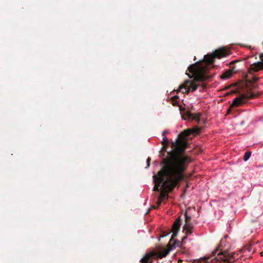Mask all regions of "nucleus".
Wrapping results in <instances>:
<instances>
[{
  "label": "nucleus",
  "instance_id": "obj_1",
  "mask_svg": "<svg viewBox=\"0 0 263 263\" xmlns=\"http://www.w3.org/2000/svg\"><path fill=\"white\" fill-rule=\"evenodd\" d=\"M215 59L213 53L208 54L204 56L203 61L191 65L188 67V70L192 75L187 74L190 78L194 79L193 80L185 81L179 86L178 91L183 93H188L190 91H194L199 88L200 92L203 91L206 88V85L203 82L212 77L209 71Z\"/></svg>",
  "mask_w": 263,
  "mask_h": 263
},
{
  "label": "nucleus",
  "instance_id": "obj_2",
  "mask_svg": "<svg viewBox=\"0 0 263 263\" xmlns=\"http://www.w3.org/2000/svg\"><path fill=\"white\" fill-rule=\"evenodd\" d=\"M184 137L179 135L176 141L172 143V147L174 149L167 153V156L163 158L160 163V164L166 165L181 174H184L190 161V157L183 154L187 144Z\"/></svg>",
  "mask_w": 263,
  "mask_h": 263
},
{
  "label": "nucleus",
  "instance_id": "obj_3",
  "mask_svg": "<svg viewBox=\"0 0 263 263\" xmlns=\"http://www.w3.org/2000/svg\"><path fill=\"white\" fill-rule=\"evenodd\" d=\"M252 246L251 245L244 246L241 249L236 252L229 253L228 251H220L218 249H216L212 252V256H217L216 257L218 260H222L224 262L232 263L236 261V263H240L239 260L249 259L251 257Z\"/></svg>",
  "mask_w": 263,
  "mask_h": 263
},
{
  "label": "nucleus",
  "instance_id": "obj_4",
  "mask_svg": "<svg viewBox=\"0 0 263 263\" xmlns=\"http://www.w3.org/2000/svg\"><path fill=\"white\" fill-rule=\"evenodd\" d=\"M161 168L156 175L153 176L155 185L153 188L154 191H159L161 189V184L163 185L165 182H169L179 176L181 173L173 170L164 164H161Z\"/></svg>",
  "mask_w": 263,
  "mask_h": 263
},
{
  "label": "nucleus",
  "instance_id": "obj_5",
  "mask_svg": "<svg viewBox=\"0 0 263 263\" xmlns=\"http://www.w3.org/2000/svg\"><path fill=\"white\" fill-rule=\"evenodd\" d=\"M185 178L184 174H181L173 180H170L169 182H166L163 185H161V192L159 196L160 203H161L165 199H167L168 194L172 192L176 187L180 186V184Z\"/></svg>",
  "mask_w": 263,
  "mask_h": 263
},
{
  "label": "nucleus",
  "instance_id": "obj_6",
  "mask_svg": "<svg viewBox=\"0 0 263 263\" xmlns=\"http://www.w3.org/2000/svg\"><path fill=\"white\" fill-rule=\"evenodd\" d=\"M172 248L168 245L166 248H157L145 254L144 256L141 259V263H152V260L158 258H162L165 257L170 252Z\"/></svg>",
  "mask_w": 263,
  "mask_h": 263
},
{
  "label": "nucleus",
  "instance_id": "obj_7",
  "mask_svg": "<svg viewBox=\"0 0 263 263\" xmlns=\"http://www.w3.org/2000/svg\"><path fill=\"white\" fill-rule=\"evenodd\" d=\"M259 95V92H254L252 90H250V91L248 93L242 94L238 97L235 98L233 100L230 107H236L241 106L242 104H245L247 101V100L255 98L257 97Z\"/></svg>",
  "mask_w": 263,
  "mask_h": 263
},
{
  "label": "nucleus",
  "instance_id": "obj_8",
  "mask_svg": "<svg viewBox=\"0 0 263 263\" xmlns=\"http://www.w3.org/2000/svg\"><path fill=\"white\" fill-rule=\"evenodd\" d=\"M213 53L216 58L220 59L231 54L232 52L229 48L223 47L215 50Z\"/></svg>",
  "mask_w": 263,
  "mask_h": 263
},
{
  "label": "nucleus",
  "instance_id": "obj_9",
  "mask_svg": "<svg viewBox=\"0 0 263 263\" xmlns=\"http://www.w3.org/2000/svg\"><path fill=\"white\" fill-rule=\"evenodd\" d=\"M201 127L198 126H194L192 128H187L184 130L180 133V137H188L191 135L195 136L199 134L201 132Z\"/></svg>",
  "mask_w": 263,
  "mask_h": 263
},
{
  "label": "nucleus",
  "instance_id": "obj_10",
  "mask_svg": "<svg viewBox=\"0 0 263 263\" xmlns=\"http://www.w3.org/2000/svg\"><path fill=\"white\" fill-rule=\"evenodd\" d=\"M261 62L255 63L251 64L249 68V72L250 73L256 72L263 69V53L260 55Z\"/></svg>",
  "mask_w": 263,
  "mask_h": 263
},
{
  "label": "nucleus",
  "instance_id": "obj_11",
  "mask_svg": "<svg viewBox=\"0 0 263 263\" xmlns=\"http://www.w3.org/2000/svg\"><path fill=\"white\" fill-rule=\"evenodd\" d=\"M237 62V61H233L230 63V67L231 69H228L225 71L221 76L220 78L223 80H227L232 77L233 73H234L233 65Z\"/></svg>",
  "mask_w": 263,
  "mask_h": 263
},
{
  "label": "nucleus",
  "instance_id": "obj_12",
  "mask_svg": "<svg viewBox=\"0 0 263 263\" xmlns=\"http://www.w3.org/2000/svg\"><path fill=\"white\" fill-rule=\"evenodd\" d=\"M181 225V219L180 217L177 218L174 222L171 232L173 233L172 237L176 236Z\"/></svg>",
  "mask_w": 263,
  "mask_h": 263
},
{
  "label": "nucleus",
  "instance_id": "obj_13",
  "mask_svg": "<svg viewBox=\"0 0 263 263\" xmlns=\"http://www.w3.org/2000/svg\"><path fill=\"white\" fill-rule=\"evenodd\" d=\"M201 115V114L199 112L196 114L190 113L189 117L199 123L200 121Z\"/></svg>",
  "mask_w": 263,
  "mask_h": 263
},
{
  "label": "nucleus",
  "instance_id": "obj_14",
  "mask_svg": "<svg viewBox=\"0 0 263 263\" xmlns=\"http://www.w3.org/2000/svg\"><path fill=\"white\" fill-rule=\"evenodd\" d=\"M184 230H185L187 234H190L192 233L193 227L190 224H185L183 227Z\"/></svg>",
  "mask_w": 263,
  "mask_h": 263
},
{
  "label": "nucleus",
  "instance_id": "obj_15",
  "mask_svg": "<svg viewBox=\"0 0 263 263\" xmlns=\"http://www.w3.org/2000/svg\"><path fill=\"white\" fill-rule=\"evenodd\" d=\"M165 131L162 133V136H164L162 139V144L164 147L167 146L168 145V140L166 137L165 136Z\"/></svg>",
  "mask_w": 263,
  "mask_h": 263
},
{
  "label": "nucleus",
  "instance_id": "obj_16",
  "mask_svg": "<svg viewBox=\"0 0 263 263\" xmlns=\"http://www.w3.org/2000/svg\"><path fill=\"white\" fill-rule=\"evenodd\" d=\"M251 155V152L250 151H247L245 153V155L243 156V160L244 161H247L250 157Z\"/></svg>",
  "mask_w": 263,
  "mask_h": 263
},
{
  "label": "nucleus",
  "instance_id": "obj_17",
  "mask_svg": "<svg viewBox=\"0 0 263 263\" xmlns=\"http://www.w3.org/2000/svg\"><path fill=\"white\" fill-rule=\"evenodd\" d=\"M178 99V97L177 96H175L172 98V100L173 101H176Z\"/></svg>",
  "mask_w": 263,
  "mask_h": 263
},
{
  "label": "nucleus",
  "instance_id": "obj_18",
  "mask_svg": "<svg viewBox=\"0 0 263 263\" xmlns=\"http://www.w3.org/2000/svg\"><path fill=\"white\" fill-rule=\"evenodd\" d=\"M185 222H186V223H187L188 221L190 220L191 218H190V217H188L186 214L185 215Z\"/></svg>",
  "mask_w": 263,
  "mask_h": 263
},
{
  "label": "nucleus",
  "instance_id": "obj_19",
  "mask_svg": "<svg viewBox=\"0 0 263 263\" xmlns=\"http://www.w3.org/2000/svg\"><path fill=\"white\" fill-rule=\"evenodd\" d=\"M150 161H151V158L149 157H148L147 159V166H148L149 165V162H150Z\"/></svg>",
  "mask_w": 263,
  "mask_h": 263
},
{
  "label": "nucleus",
  "instance_id": "obj_20",
  "mask_svg": "<svg viewBox=\"0 0 263 263\" xmlns=\"http://www.w3.org/2000/svg\"><path fill=\"white\" fill-rule=\"evenodd\" d=\"M157 204H158V205H159L161 204V203H160V200L159 199H158V200L157 201Z\"/></svg>",
  "mask_w": 263,
  "mask_h": 263
},
{
  "label": "nucleus",
  "instance_id": "obj_21",
  "mask_svg": "<svg viewBox=\"0 0 263 263\" xmlns=\"http://www.w3.org/2000/svg\"><path fill=\"white\" fill-rule=\"evenodd\" d=\"M260 255L261 256H263V253L262 252H260Z\"/></svg>",
  "mask_w": 263,
  "mask_h": 263
},
{
  "label": "nucleus",
  "instance_id": "obj_22",
  "mask_svg": "<svg viewBox=\"0 0 263 263\" xmlns=\"http://www.w3.org/2000/svg\"><path fill=\"white\" fill-rule=\"evenodd\" d=\"M234 92H234V91H231V93H234Z\"/></svg>",
  "mask_w": 263,
  "mask_h": 263
},
{
  "label": "nucleus",
  "instance_id": "obj_23",
  "mask_svg": "<svg viewBox=\"0 0 263 263\" xmlns=\"http://www.w3.org/2000/svg\"><path fill=\"white\" fill-rule=\"evenodd\" d=\"M258 78H256L255 81H257Z\"/></svg>",
  "mask_w": 263,
  "mask_h": 263
}]
</instances>
